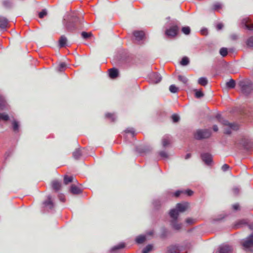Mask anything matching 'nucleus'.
Listing matches in <instances>:
<instances>
[{
  "mask_svg": "<svg viewBox=\"0 0 253 253\" xmlns=\"http://www.w3.org/2000/svg\"><path fill=\"white\" fill-rule=\"evenodd\" d=\"M67 65L65 63H61L58 66V71H63L66 67Z\"/></svg>",
  "mask_w": 253,
  "mask_h": 253,
  "instance_id": "37998d69",
  "label": "nucleus"
},
{
  "mask_svg": "<svg viewBox=\"0 0 253 253\" xmlns=\"http://www.w3.org/2000/svg\"><path fill=\"white\" fill-rule=\"evenodd\" d=\"M238 85L242 93L246 95L250 94L253 91V84L248 79L240 81L238 83Z\"/></svg>",
  "mask_w": 253,
  "mask_h": 253,
  "instance_id": "f257e3e1",
  "label": "nucleus"
},
{
  "mask_svg": "<svg viewBox=\"0 0 253 253\" xmlns=\"http://www.w3.org/2000/svg\"><path fill=\"white\" fill-rule=\"evenodd\" d=\"M178 27L177 26H173L166 31L165 34L169 37L175 36L178 31Z\"/></svg>",
  "mask_w": 253,
  "mask_h": 253,
  "instance_id": "6e6552de",
  "label": "nucleus"
},
{
  "mask_svg": "<svg viewBox=\"0 0 253 253\" xmlns=\"http://www.w3.org/2000/svg\"><path fill=\"white\" fill-rule=\"evenodd\" d=\"M191 154L188 153V154H186V155L185 156V159L187 160V159H189L191 157Z\"/></svg>",
  "mask_w": 253,
  "mask_h": 253,
  "instance_id": "680f3d73",
  "label": "nucleus"
},
{
  "mask_svg": "<svg viewBox=\"0 0 253 253\" xmlns=\"http://www.w3.org/2000/svg\"><path fill=\"white\" fill-rule=\"evenodd\" d=\"M5 101L4 98L0 95V110H2L5 107Z\"/></svg>",
  "mask_w": 253,
  "mask_h": 253,
  "instance_id": "7c9ffc66",
  "label": "nucleus"
},
{
  "mask_svg": "<svg viewBox=\"0 0 253 253\" xmlns=\"http://www.w3.org/2000/svg\"><path fill=\"white\" fill-rule=\"evenodd\" d=\"M60 200L62 202H64V198L63 195H60L59 197Z\"/></svg>",
  "mask_w": 253,
  "mask_h": 253,
  "instance_id": "052dcab7",
  "label": "nucleus"
},
{
  "mask_svg": "<svg viewBox=\"0 0 253 253\" xmlns=\"http://www.w3.org/2000/svg\"><path fill=\"white\" fill-rule=\"evenodd\" d=\"M246 224V222L245 220H242L239 221L237 223L234 225V228L236 229L241 227L243 225Z\"/></svg>",
  "mask_w": 253,
  "mask_h": 253,
  "instance_id": "c756f323",
  "label": "nucleus"
},
{
  "mask_svg": "<svg viewBox=\"0 0 253 253\" xmlns=\"http://www.w3.org/2000/svg\"><path fill=\"white\" fill-rule=\"evenodd\" d=\"M73 181V176H68L67 175L64 176V183L66 185L68 184L69 183Z\"/></svg>",
  "mask_w": 253,
  "mask_h": 253,
  "instance_id": "b1692460",
  "label": "nucleus"
},
{
  "mask_svg": "<svg viewBox=\"0 0 253 253\" xmlns=\"http://www.w3.org/2000/svg\"><path fill=\"white\" fill-rule=\"evenodd\" d=\"M74 158L78 160L79 158V151L78 149H76L73 153Z\"/></svg>",
  "mask_w": 253,
  "mask_h": 253,
  "instance_id": "de8ad7c7",
  "label": "nucleus"
},
{
  "mask_svg": "<svg viewBox=\"0 0 253 253\" xmlns=\"http://www.w3.org/2000/svg\"><path fill=\"white\" fill-rule=\"evenodd\" d=\"M240 189L238 187H235L233 189V192L235 194H238L239 193Z\"/></svg>",
  "mask_w": 253,
  "mask_h": 253,
  "instance_id": "864d4df0",
  "label": "nucleus"
},
{
  "mask_svg": "<svg viewBox=\"0 0 253 253\" xmlns=\"http://www.w3.org/2000/svg\"><path fill=\"white\" fill-rule=\"evenodd\" d=\"M208 80L205 77L200 78L198 81V83L199 84H200L202 85H203V86H205L206 85H207L208 84Z\"/></svg>",
  "mask_w": 253,
  "mask_h": 253,
  "instance_id": "393cba45",
  "label": "nucleus"
},
{
  "mask_svg": "<svg viewBox=\"0 0 253 253\" xmlns=\"http://www.w3.org/2000/svg\"><path fill=\"white\" fill-rule=\"evenodd\" d=\"M213 130L214 131H217L218 130V126H217L216 125H214L213 126Z\"/></svg>",
  "mask_w": 253,
  "mask_h": 253,
  "instance_id": "bf43d9fd",
  "label": "nucleus"
},
{
  "mask_svg": "<svg viewBox=\"0 0 253 253\" xmlns=\"http://www.w3.org/2000/svg\"><path fill=\"white\" fill-rule=\"evenodd\" d=\"M133 35L136 40L139 41L142 40L144 36V33L142 31H135L133 32Z\"/></svg>",
  "mask_w": 253,
  "mask_h": 253,
  "instance_id": "dca6fc26",
  "label": "nucleus"
},
{
  "mask_svg": "<svg viewBox=\"0 0 253 253\" xmlns=\"http://www.w3.org/2000/svg\"><path fill=\"white\" fill-rule=\"evenodd\" d=\"M47 10L45 9H42V11L39 13V17L40 18H42L47 15Z\"/></svg>",
  "mask_w": 253,
  "mask_h": 253,
  "instance_id": "79ce46f5",
  "label": "nucleus"
},
{
  "mask_svg": "<svg viewBox=\"0 0 253 253\" xmlns=\"http://www.w3.org/2000/svg\"><path fill=\"white\" fill-rule=\"evenodd\" d=\"M182 32L185 35H188L190 33V28L188 26L183 27L181 29Z\"/></svg>",
  "mask_w": 253,
  "mask_h": 253,
  "instance_id": "72a5a7b5",
  "label": "nucleus"
},
{
  "mask_svg": "<svg viewBox=\"0 0 253 253\" xmlns=\"http://www.w3.org/2000/svg\"><path fill=\"white\" fill-rule=\"evenodd\" d=\"M2 5L6 8H9L11 6V3L8 0H5L2 1Z\"/></svg>",
  "mask_w": 253,
  "mask_h": 253,
  "instance_id": "a19ab883",
  "label": "nucleus"
},
{
  "mask_svg": "<svg viewBox=\"0 0 253 253\" xmlns=\"http://www.w3.org/2000/svg\"><path fill=\"white\" fill-rule=\"evenodd\" d=\"M222 7V4L220 3L217 2L213 5L214 10H218Z\"/></svg>",
  "mask_w": 253,
  "mask_h": 253,
  "instance_id": "a18cd8bd",
  "label": "nucleus"
},
{
  "mask_svg": "<svg viewBox=\"0 0 253 253\" xmlns=\"http://www.w3.org/2000/svg\"><path fill=\"white\" fill-rule=\"evenodd\" d=\"M173 122L176 123L179 120V117L175 114H174L171 117Z\"/></svg>",
  "mask_w": 253,
  "mask_h": 253,
  "instance_id": "49530a36",
  "label": "nucleus"
},
{
  "mask_svg": "<svg viewBox=\"0 0 253 253\" xmlns=\"http://www.w3.org/2000/svg\"><path fill=\"white\" fill-rule=\"evenodd\" d=\"M223 25L222 23H219L217 25H216V29L218 30H221L222 29V28H223Z\"/></svg>",
  "mask_w": 253,
  "mask_h": 253,
  "instance_id": "4d7b16f0",
  "label": "nucleus"
},
{
  "mask_svg": "<svg viewBox=\"0 0 253 253\" xmlns=\"http://www.w3.org/2000/svg\"><path fill=\"white\" fill-rule=\"evenodd\" d=\"M52 187L53 189L58 191L61 187V183L58 181H53L52 182Z\"/></svg>",
  "mask_w": 253,
  "mask_h": 253,
  "instance_id": "4be33fe9",
  "label": "nucleus"
},
{
  "mask_svg": "<svg viewBox=\"0 0 253 253\" xmlns=\"http://www.w3.org/2000/svg\"><path fill=\"white\" fill-rule=\"evenodd\" d=\"M78 21V17L77 15L73 13L70 15V19L69 21L67 22L66 24V26L67 29L70 30H73L75 26V22H77Z\"/></svg>",
  "mask_w": 253,
  "mask_h": 253,
  "instance_id": "423d86ee",
  "label": "nucleus"
},
{
  "mask_svg": "<svg viewBox=\"0 0 253 253\" xmlns=\"http://www.w3.org/2000/svg\"><path fill=\"white\" fill-rule=\"evenodd\" d=\"M249 228H250L251 230H253V224H250V225H249Z\"/></svg>",
  "mask_w": 253,
  "mask_h": 253,
  "instance_id": "0e129e2a",
  "label": "nucleus"
},
{
  "mask_svg": "<svg viewBox=\"0 0 253 253\" xmlns=\"http://www.w3.org/2000/svg\"><path fill=\"white\" fill-rule=\"evenodd\" d=\"M246 43L248 47H253V37L249 38L247 41Z\"/></svg>",
  "mask_w": 253,
  "mask_h": 253,
  "instance_id": "4c0bfd02",
  "label": "nucleus"
},
{
  "mask_svg": "<svg viewBox=\"0 0 253 253\" xmlns=\"http://www.w3.org/2000/svg\"><path fill=\"white\" fill-rule=\"evenodd\" d=\"M194 222V219L191 218L186 219V222L188 224H192Z\"/></svg>",
  "mask_w": 253,
  "mask_h": 253,
  "instance_id": "5fc2aeb1",
  "label": "nucleus"
},
{
  "mask_svg": "<svg viewBox=\"0 0 253 253\" xmlns=\"http://www.w3.org/2000/svg\"><path fill=\"white\" fill-rule=\"evenodd\" d=\"M67 39L64 36H62L59 40V46L61 47H65L67 44Z\"/></svg>",
  "mask_w": 253,
  "mask_h": 253,
  "instance_id": "6ab92c4d",
  "label": "nucleus"
},
{
  "mask_svg": "<svg viewBox=\"0 0 253 253\" xmlns=\"http://www.w3.org/2000/svg\"><path fill=\"white\" fill-rule=\"evenodd\" d=\"M232 251L231 246L228 245H222L219 247L218 252L215 253H230Z\"/></svg>",
  "mask_w": 253,
  "mask_h": 253,
  "instance_id": "9d476101",
  "label": "nucleus"
},
{
  "mask_svg": "<svg viewBox=\"0 0 253 253\" xmlns=\"http://www.w3.org/2000/svg\"><path fill=\"white\" fill-rule=\"evenodd\" d=\"M109 76L112 79H115L118 76L119 72L117 69L112 68L109 70Z\"/></svg>",
  "mask_w": 253,
  "mask_h": 253,
  "instance_id": "a211bd4d",
  "label": "nucleus"
},
{
  "mask_svg": "<svg viewBox=\"0 0 253 253\" xmlns=\"http://www.w3.org/2000/svg\"><path fill=\"white\" fill-rule=\"evenodd\" d=\"M170 137L168 135H165L162 140V145L164 147H166L170 144Z\"/></svg>",
  "mask_w": 253,
  "mask_h": 253,
  "instance_id": "f3484780",
  "label": "nucleus"
},
{
  "mask_svg": "<svg viewBox=\"0 0 253 253\" xmlns=\"http://www.w3.org/2000/svg\"><path fill=\"white\" fill-rule=\"evenodd\" d=\"M12 129H13V131L15 132H18L19 131V125L18 122L17 121H16V120H14L12 121Z\"/></svg>",
  "mask_w": 253,
  "mask_h": 253,
  "instance_id": "5701e85b",
  "label": "nucleus"
},
{
  "mask_svg": "<svg viewBox=\"0 0 253 253\" xmlns=\"http://www.w3.org/2000/svg\"><path fill=\"white\" fill-rule=\"evenodd\" d=\"M8 21L7 19L4 17L0 16V28L5 29L7 27Z\"/></svg>",
  "mask_w": 253,
  "mask_h": 253,
  "instance_id": "4468645a",
  "label": "nucleus"
},
{
  "mask_svg": "<svg viewBox=\"0 0 253 253\" xmlns=\"http://www.w3.org/2000/svg\"><path fill=\"white\" fill-rule=\"evenodd\" d=\"M80 21H81V18L80 19Z\"/></svg>",
  "mask_w": 253,
  "mask_h": 253,
  "instance_id": "69168bd1",
  "label": "nucleus"
},
{
  "mask_svg": "<svg viewBox=\"0 0 253 253\" xmlns=\"http://www.w3.org/2000/svg\"><path fill=\"white\" fill-rule=\"evenodd\" d=\"M105 116L106 118L110 119L112 122L115 121L116 119L115 115L111 113H107Z\"/></svg>",
  "mask_w": 253,
  "mask_h": 253,
  "instance_id": "c03bdc74",
  "label": "nucleus"
},
{
  "mask_svg": "<svg viewBox=\"0 0 253 253\" xmlns=\"http://www.w3.org/2000/svg\"><path fill=\"white\" fill-rule=\"evenodd\" d=\"M184 193L187 194L188 196H191L193 194V192L191 190H187L184 191Z\"/></svg>",
  "mask_w": 253,
  "mask_h": 253,
  "instance_id": "3c124183",
  "label": "nucleus"
},
{
  "mask_svg": "<svg viewBox=\"0 0 253 253\" xmlns=\"http://www.w3.org/2000/svg\"><path fill=\"white\" fill-rule=\"evenodd\" d=\"M43 205L45 207L50 210L52 209L54 205L52 201L51 197L50 196H48L47 197V200L43 202Z\"/></svg>",
  "mask_w": 253,
  "mask_h": 253,
  "instance_id": "ddd939ff",
  "label": "nucleus"
},
{
  "mask_svg": "<svg viewBox=\"0 0 253 253\" xmlns=\"http://www.w3.org/2000/svg\"><path fill=\"white\" fill-rule=\"evenodd\" d=\"M188 208V204L187 203H178L176 206V208L174 209L176 210L178 213H179V212H184L186 210V209Z\"/></svg>",
  "mask_w": 253,
  "mask_h": 253,
  "instance_id": "f8f14e48",
  "label": "nucleus"
},
{
  "mask_svg": "<svg viewBox=\"0 0 253 253\" xmlns=\"http://www.w3.org/2000/svg\"><path fill=\"white\" fill-rule=\"evenodd\" d=\"M194 91L195 92V97L197 98H200L204 96L203 92L200 90L195 89Z\"/></svg>",
  "mask_w": 253,
  "mask_h": 253,
  "instance_id": "c85d7f7f",
  "label": "nucleus"
},
{
  "mask_svg": "<svg viewBox=\"0 0 253 253\" xmlns=\"http://www.w3.org/2000/svg\"><path fill=\"white\" fill-rule=\"evenodd\" d=\"M169 215L172 219L170 220V225L172 227L177 230L181 229L182 224L178 223L177 221V218L178 216V213L175 209H171L169 211Z\"/></svg>",
  "mask_w": 253,
  "mask_h": 253,
  "instance_id": "7ed1b4c3",
  "label": "nucleus"
},
{
  "mask_svg": "<svg viewBox=\"0 0 253 253\" xmlns=\"http://www.w3.org/2000/svg\"><path fill=\"white\" fill-rule=\"evenodd\" d=\"M182 193H184V191H182V190L177 191L176 192H175L174 196L175 197H178Z\"/></svg>",
  "mask_w": 253,
  "mask_h": 253,
  "instance_id": "603ef678",
  "label": "nucleus"
},
{
  "mask_svg": "<svg viewBox=\"0 0 253 253\" xmlns=\"http://www.w3.org/2000/svg\"><path fill=\"white\" fill-rule=\"evenodd\" d=\"M178 79L179 81L181 82L183 84H187L188 80L186 77L183 76L182 75H179L178 76Z\"/></svg>",
  "mask_w": 253,
  "mask_h": 253,
  "instance_id": "cd10ccee",
  "label": "nucleus"
},
{
  "mask_svg": "<svg viewBox=\"0 0 253 253\" xmlns=\"http://www.w3.org/2000/svg\"><path fill=\"white\" fill-rule=\"evenodd\" d=\"M126 133H130L132 134V136L134 135V130L133 128H127L125 130Z\"/></svg>",
  "mask_w": 253,
  "mask_h": 253,
  "instance_id": "09e8293b",
  "label": "nucleus"
},
{
  "mask_svg": "<svg viewBox=\"0 0 253 253\" xmlns=\"http://www.w3.org/2000/svg\"><path fill=\"white\" fill-rule=\"evenodd\" d=\"M180 250L178 246H171L168 248L166 253H179Z\"/></svg>",
  "mask_w": 253,
  "mask_h": 253,
  "instance_id": "2eb2a0df",
  "label": "nucleus"
},
{
  "mask_svg": "<svg viewBox=\"0 0 253 253\" xmlns=\"http://www.w3.org/2000/svg\"><path fill=\"white\" fill-rule=\"evenodd\" d=\"M216 118L218 120L219 122L226 127L224 128V133L225 134H230L231 133L232 130H235L238 128L237 125L234 123H229L228 121L222 118L220 114L216 115Z\"/></svg>",
  "mask_w": 253,
  "mask_h": 253,
  "instance_id": "f03ea898",
  "label": "nucleus"
},
{
  "mask_svg": "<svg viewBox=\"0 0 253 253\" xmlns=\"http://www.w3.org/2000/svg\"><path fill=\"white\" fill-rule=\"evenodd\" d=\"M162 79V77L161 75L157 73H151L149 75V81L153 84L160 83Z\"/></svg>",
  "mask_w": 253,
  "mask_h": 253,
  "instance_id": "0eeeda50",
  "label": "nucleus"
},
{
  "mask_svg": "<svg viewBox=\"0 0 253 253\" xmlns=\"http://www.w3.org/2000/svg\"><path fill=\"white\" fill-rule=\"evenodd\" d=\"M146 240V235H139L135 239V241L137 244H142Z\"/></svg>",
  "mask_w": 253,
  "mask_h": 253,
  "instance_id": "412c9836",
  "label": "nucleus"
},
{
  "mask_svg": "<svg viewBox=\"0 0 253 253\" xmlns=\"http://www.w3.org/2000/svg\"><path fill=\"white\" fill-rule=\"evenodd\" d=\"M250 21V19L248 17H246L244 18L242 20L241 24L243 26H244L246 29H248L249 30H253V24H248Z\"/></svg>",
  "mask_w": 253,
  "mask_h": 253,
  "instance_id": "1a4fd4ad",
  "label": "nucleus"
},
{
  "mask_svg": "<svg viewBox=\"0 0 253 253\" xmlns=\"http://www.w3.org/2000/svg\"><path fill=\"white\" fill-rule=\"evenodd\" d=\"M211 131L209 129H198L194 133V137L197 140L206 139L211 135Z\"/></svg>",
  "mask_w": 253,
  "mask_h": 253,
  "instance_id": "20e7f679",
  "label": "nucleus"
},
{
  "mask_svg": "<svg viewBox=\"0 0 253 253\" xmlns=\"http://www.w3.org/2000/svg\"><path fill=\"white\" fill-rule=\"evenodd\" d=\"M201 33L202 35H206L208 34V31L207 29L205 28L201 30Z\"/></svg>",
  "mask_w": 253,
  "mask_h": 253,
  "instance_id": "6e6d98bb",
  "label": "nucleus"
},
{
  "mask_svg": "<svg viewBox=\"0 0 253 253\" xmlns=\"http://www.w3.org/2000/svg\"><path fill=\"white\" fill-rule=\"evenodd\" d=\"M9 119L8 115L5 113H0V120L7 121Z\"/></svg>",
  "mask_w": 253,
  "mask_h": 253,
  "instance_id": "f704fd0d",
  "label": "nucleus"
},
{
  "mask_svg": "<svg viewBox=\"0 0 253 253\" xmlns=\"http://www.w3.org/2000/svg\"><path fill=\"white\" fill-rule=\"evenodd\" d=\"M70 192L73 194L77 195L79 194V189L76 186L72 185L70 188Z\"/></svg>",
  "mask_w": 253,
  "mask_h": 253,
  "instance_id": "a878e982",
  "label": "nucleus"
},
{
  "mask_svg": "<svg viewBox=\"0 0 253 253\" xmlns=\"http://www.w3.org/2000/svg\"><path fill=\"white\" fill-rule=\"evenodd\" d=\"M229 168V167L228 165L227 164H224L222 167H221V169L223 171H227Z\"/></svg>",
  "mask_w": 253,
  "mask_h": 253,
  "instance_id": "8fccbe9b",
  "label": "nucleus"
},
{
  "mask_svg": "<svg viewBox=\"0 0 253 253\" xmlns=\"http://www.w3.org/2000/svg\"><path fill=\"white\" fill-rule=\"evenodd\" d=\"M233 208L234 210H238L239 209V205L237 204L233 205Z\"/></svg>",
  "mask_w": 253,
  "mask_h": 253,
  "instance_id": "13d9d810",
  "label": "nucleus"
},
{
  "mask_svg": "<svg viewBox=\"0 0 253 253\" xmlns=\"http://www.w3.org/2000/svg\"><path fill=\"white\" fill-rule=\"evenodd\" d=\"M169 91L172 93H176L178 91V88L175 85L172 84L169 87Z\"/></svg>",
  "mask_w": 253,
  "mask_h": 253,
  "instance_id": "e433bc0d",
  "label": "nucleus"
},
{
  "mask_svg": "<svg viewBox=\"0 0 253 253\" xmlns=\"http://www.w3.org/2000/svg\"><path fill=\"white\" fill-rule=\"evenodd\" d=\"M203 161L207 165H210L212 162V156L209 153H204L201 155Z\"/></svg>",
  "mask_w": 253,
  "mask_h": 253,
  "instance_id": "9b49d317",
  "label": "nucleus"
},
{
  "mask_svg": "<svg viewBox=\"0 0 253 253\" xmlns=\"http://www.w3.org/2000/svg\"><path fill=\"white\" fill-rule=\"evenodd\" d=\"M219 53L222 56L225 57L227 54V49L222 47L220 49Z\"/></svg>",
  "mask_w": 253,
  "mask_h": 253,
  "instance_id": "58836bf2",
  "label": "nucleus"
},
{
  "mask_svg": "<svg viewBox=\"0 0 253 253\" xmlns=\"http://www.w3.org/2000/svg\"><path fill=\"white\" fill-rule=\"evenodd\" d=\"M154 233L153 230H151L147 233L148 235H152Z\"/></svg>",
  "mask_w": 253,
  "mask_h": 253,
  "instance_id": "e2e57ef3",
  "label": "nucleus"
},
{
  "mask_svg": "<svg viewBox=\"0 0 253 253\" xmlns=\"http://www.w3.org/2000/svg\"><path fill=\"white\" fill-rule=\"evenodd\" d=\"M244 249L247 251H253V233L243 240L241 243Z\"/></svg>",
  "mask_w": 253,
  "mask_h": 253,
  "instance_id": "39448f33",
  "label": "nucleus"
},
{
  "mask_svg": "<svg viewBox=\"0 0 253 253\" xmlns=\"http://www.w3.org/2000/svg\"><path fill=\"white\" fill-rule=\"evenodd\" d=\"M189 63V60L187 57H184L182 58L180 64L182 66H186Z\"/></svg>",
  "mask_w": 253,
  "mask_h": 253,
  "instance_id": "2f4dec72",
  "label": "nucleus"
},
{
  "mask_svg": "<svg viewBox=\"0 0 253 253\" xmlns=\"http://www.w3.org/2000/svg\"><path fill=\"white\" fill-rule=\"evenodd\" d=\"M153 246L152 245H148L144 248L142 251V253H148L153 249Z\"/></svg>",
  "mask_w": 253,
  "mask_h": 253,
  "instance_id": "473e14b6",
  "label": "nucleus"
},
{
  "mask_svg": "<svg viewBox=\"0 0 253 253\" xmlns=\"http://www.w3.org/2000/svg\"><path fill=\"white\" fill-rule=\"evenodd\" d=\"M235 81L232 79H230L228 82L226 83V86L228 89L234 88L235 86Z\"/></svg>",
  "mask_w": 253,
  "mask_h": 253,
  "instance_id": "aec40b11",
  "label": "nucleus"
},
{
  "mask_svg": "<svg viewBox=\"0 0 253 253\" xmlns=\"http://www.w3.org/2000/svg\"><path fill=\"white\" fill-rule=\"evenodd\" d=\"M124 247H125V244L124 243H122L117 246L113 247L111 249V251L112 252V251H115L116 250L121 249Z\"/></svg>",
  "mask_w": 253,
  "mask_h": 253,
  "instance_id": "c9c22d12",
  "label": "nucleus"
},
{
  "mask_svg": "<svg viewBox=\"0 0 253 253\" xmlns=\"http://www.w3.org/2000/svg\"><path fill=\"white\" fill-rule=\"evenodd\" d=\"M159 154L163 159H168L169 158V155L166 151H161L159 152Z\"/></svg>",
  "mask_w": 253,
  "mask_h": 253,
  "instance_id": "ea45409f",
  "label": "nucleus"
},
{
  "mask_svg": "<svg viewBox=\"0 0 253 253\" xmlns=\"http://www.w3.org/2000/svg\"><path fill=\"white\" fill-rule=\"evenodd\" d=\"M81 36L84 39L88 40L92 36V34L91 32H83L81 33Z\"/></svg>",
  "mask_w": 253,
  "mask_h": 253,
  "instance_id": "bb28decb",
  "label": "nucleus"
}]
</instances>
